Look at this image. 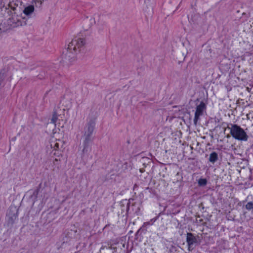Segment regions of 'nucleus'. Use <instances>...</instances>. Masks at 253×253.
Masks as SVG:
<instances>
[{
    "label": "nucleus",
    "instance_id": "27",
    "mask_svg": "<svg viewBox=\"0 0 253 253\" xmlns=\"http://www.w3.org/2000/svg\"><path fill=\"white\" fill-rule=\"evenodd\" d=\"M126 253H129V252H127Z\"/></svg>",
    "mask_w": 253,
    "mask_h": 253
},
{
    "label": "nucleus",
    "instance_id": "3",
    "mask_svg": "<svg viewBox=\"0 0 253 253\" xmlns=\"http://www.w3.org/2000/svg\"><path fill=\"white\" fill-rule=\"evenodd\" d=\"M85 44V39L81 38H76L72 40L68 44V49L66 53L63 52L62 58L63 61L72 63L75 60V54L71 52V50L76 51L77 48H80Z\"/></svg>",
    "mask_w": 253,
    "mask_h": 253
},
{
    "label": "nucleus",
    "instance_id": "22",
    "mask_svg": "<svg viewBox=\"0 0 253 253\" xmlns=\"http://www.w3.org/2000/svg\"><path fill=\"white\" fill-rule=\"evenodd\" d=\"M42 183H41L39 186L37 187V188L36 189V190H38V191L40 192V189L42 187Z\"/></svg>",
    "mask_w": 253,
    "mask_h": 253
},
{
    "label": "nucleus",
    "instance_id": "7",
    "mask_svg": "<svg viewBox=\"0 0 253 253\" xmlns=\"http://www.w3.org/2000/svg\"><path fill=\"white\" fill-rule=\"evenodd\" d=\"M18 209L16 207H10L6 213L7 225L11 228L18 221Z\"/></svg>",
    "mask_w": 253,
    "mask_h": 253
},
{
    "label": "nucleus",
    "instance_id": "21",
    "mask_svg": "<svg viewBox=\"0 0 253 253\" xmlns=\"http://www.w3.org/2000/svg\"><path fill=\"white\" fill-rule=\"evenodd\" d=\"M121 204H122V201L121 202V203H120V206L121 207L122 211H126V205H125V207H124L123 206L121 205Z\"/></svg>",
    "mask_w": 253,
    "mask_h": 253
},
{
    "label": "nucleus",
    "instance_id": "18",
    "mask_svg": "<svg viewBox=\"0 0 253 253\" xmlns=\"http://www.w3.org/2000/svg\"><path fill=\"white\" fill-rule=\"evenodd\" d=\"M176 246L171 245L169 249V252L170 253H174L176 251Z\"/></svg>",
    "mask_w": 253,
    "mask_h": 253
},
{
    "label": "nucleus",
    "instance_id": "23",
    "mask_svg": "<svg viewBox=\"0 0 253 253\" xmlns=\"http://www.w3.org/2000/svg\"><path fill=\"white\" fill-rule=\"evenodd\" d=\"M37 2H39L40 3V4H42V2L40 1V0H33V3L34 2L36 4Z\"/></svg>",
    "mask_w": 253,
    "mask_h": 253
},
{
    "label": "nucleus",
    "instance_id": "20",
    "mask_svg": "<svg viewBox=\"0 0 253 253\" xmlns=\"http://www.w3.org/2000/svg\"><path fill=\"white\" fill-rule=\"evenodd\" d=\"M155 191L154 190H153L152 188H149V187H147L145 190H144V192L145 193H147V192H149L150 193H154V192Z\"/></svg>",
    "mask_w": 253,
    "mask_h": 253
},
{
    "label": "nucleus",
    "instance_id": "10",
    "mask_svg": "<svg viewBox=\"0 0 253 253\" xmlns=\"http://www.w3.org/2000/svg\"><path fill=\"white\" fill-rule=\"evenodd\" d=\"M10 76L9 78H8V81H10L12 79L10 73L6 71L4 69L1 70L0 72V86L1 85L2 82L5 79L6 77Z\"/></svg>",
    "mask_w": 253,
    "mask_h": 253
},
{
    "label": "nucleus",
    "instance_id": "5",
    "mask_svg": "<svg viewBox=\"0 0 253 253\" xmlns=\"http://www.w3.org/2000/svg\"><path fill=\"white\" fill-rule=\"evenodd\" d=\"M231 127L227 126L230 130V134L235 139L246 141L249 136L245 131L240 126L236 124H230Z\"/></svg>",
    "mask_w": 253,
    "mask_h": 253
},
{
    "label": "nucleus",
    "instance_id": "1",
    "mask_svg": "<svg viewBox=\"0 0 253 253\" xmlns=\"http://www.w3.org/2000/svg\"><path fill=\"white\" fill-rule=\"evenodd\" d=\"M18 5V4L14 1L9 2L7 5L8 7L5 6L1 2L0 3V26L5 18L8 16H11L7 20V24L9 26V29L26 25V21L22 20L21 18L17 14ZM3 32H4V29H2L0 27V33Z\"/></svg>",
    "mask_w": 253,
    "mask_h": 253
},
{
    "label": "nucleus",
    "instance_id": "8",
    "mask_svg": "<svg viewBox=\"0 0 253 253\" xmlns=\"http://www.w3.org/2000/svg\"><path fill=\"white\" fill-rule=\"evenodd\" d=\"M117 246L114 247L113 244L108 243L107 246H103L101 249L106 248L107 249H111L114 250L113 253H125L126 250L125 244H119L117 243L115 244Z\"/></svg>",
    "mask_w": 253,
    "mask_h": 253
},
{
    "label": "nucleus",
    "instance_id": "15",
    "mask_svg": "<svg viewBox=\"0 0 253 253\" xmlns=\"http://www.w3.org/2000/svg\"><path fill=\"white\" fill-rule=\"evenodd\" d=\"M207 179L206 178H200L198 180V184L199 186H205L207 184Z\"/></svg>",
    "mask_w": 253,
    "mask_h": 253
},
{
    "label": "nucleus",
    "instance_id": "4",
    "mask_svg": "<svg viewBox=\"0 0 253 253\" xmlns=\"http://www.w3.org/2000/svg\"><path fill=\"white\" fill-rule=\"evenodd\" d=\"M122 206L126 205V214H131L137 216L142 215V203L134 202V199H129L128 200L125 199L122 201Z\"/></svg>",
    "mask_w": 253,
    "mask_h": 253
},
{
    "label": "nucleus",
    "instance_id": "12",
    "mask_svg": "<svg viewBox=\"0 0 253 253\" xmlns=\"http://www.w3.org/2000/svg\"><path fill=\"white\" fill-rule=\"evenodd\" d=\"M218 160V156L216 152H211L209 157V161L210 163L214 164Z\"/></svg>",
    "mask_w": 253,
    "mask_h": 253
},
{
    "label": "nucleus",
    "instance_id": "25",
    "mask_svg": "<svg viewBox=\"0 0 253 253\" xmlns=\"http://www.w3.org/2000/svg\"><path fill=\"white\" fill-rule=\"evenodd\" d=\"M224 124H225V123H224V122H223V123H222V125H223Z\"/></svg>",
    "mask_w": 253,
    "mask_h": 253
},
{
    "label": "nucleus",
    "instance_id": "14",
    "mask_svg": "<svg viewBox=\"0 0 253 253\" xmlns=\"http://www.w3.org/2000/svg\"><path fill=\"white\" fill-rule=\"evenodd\" d=\"M39 193V192L38 191V190L35 189L33 191L32 194L30 195V199H31L33 203H35L37 200Z\"/></svg>",
    "mask_w": 253,
    "mask_h": 253
},
{
    "label": "nucleus",
    "instance_id": "6",
    "mask_svg": "<svg viewBox=\"0 0 253 253\" xmlns=\"http://www.w3.org/2000/svg\"><path fill=\"white\" fill-rule=\"evenodd\" d=\"M186 235V242L187 243L188 250L189 251H192L196 246L200 245L202 238L198 235L195 236L194 234L190 232L187 233Z\"/></svg>",
    "mask_w": 253,
    "mask_h": 253
},
{
    "label": "nucleus",
    "instance_id": "19",
    "mask_svg": "<svg viewBox=\"0 0 253 253\" xmlns=\"http://www.w3.org/2000/svg\"><path fill=\"white\" fill-rule=\"evenodd\" d=\"M200 115L195 113V116H194V124L195 126H196L197 124V122L200 119Z\"/></svg>",
    "mask_w": 253,
    "mask_h": 253
},
{
    "label": "nucleus",
    "instance_id": "2",
    "mask_svg": "<svg viewBox=\"0 0 253 253\" xmlns=\"http://www.w3.org/2000/svg\"><path fill=\"white\" fill-rule=\"evenodd\" d=\"M96 122L95 119H91L87 122L84 128L83 135V149L82 150V157L83 158L85 154H88L91 150V145L93 141L92 137L95 129Z\"/></svg>",
    "mask_w": 253,
    "mask_h": 253
},
{
    "label": "nucleus",
    "instance_id": "11",
    "mask_svg": "<svg viewBox=\"0 0 253 253\" xmlns=\"http://www.w3.org/2000/svg\"><path fill=\"white\" fill-rule=\"evenodd\" d=\"M206 106L203 101H201L199 105L196 107L195 114H198L200 116L203 114L204 110L206 109Z\"/></svg>",
    "mask_w": 253,
    "mask_h": 253
},
{
    "label": "nucleus",
    "instance_id": "16",
    "mask_svg": "<svg viewBox=\"0 0 253 253\" xmlns=\"http://www.w3.org/2000/svg\"><path fill=\"white\" fill-rule=\"evenodd\" d=\"M58 116H59V115H58L57 114V112H56V111H54L53 113V115H52V119L51 120L50 123L55 125L57 121L58 120Z\"/></svg>",
    "mask_w": 253,
    "mask_h": 253
},
{
    "label": "nucleus",
    "instance_id": "17",
    "mask_svg": "<svg viewBox=\"0 0 253 253\" xmlns=\"http://www.w3.org/2000/svg\"><path fill=\"white\" fill-rule=\"evenodd\" d=\"M246 208L248 211H253V200L252 201L247 203L246 205Z\"/></svg>",
    "mask_w": 253,
    "mask_h": 253
},
{
    "label": "nucleus",
    "instance_id": "9",
    "mask_svg": "<svg viewBox=\"0 0 253 253\" xmlns=\"http://www.w3.org/2000/svg\"><path fill=\"white\" fill-rule=\"evenodd\" d=\"M158 217H155L152 219L150 222L144 223L143 226L136 232L135 233V239H138L139 236H141L142 234H145L147 232L146 226L152 225L153 223L157 220Z\"/></svg>",
    "mask_w": 253,
    "mask_h": 253
},
{
    "label": "nucleus",
    "instance_id": "13",
    "mask_svg": "<svg viewBox=\"0 0 253 253\" xmlns=\"http://www.w3.org/2000/svg\"><path fill=\"white\" fill-rule=\"evenodd\" d=\"M34 7L33 5H29L26 7L23 10V13L26 15H29L34 12Z\"/></svg>",
    "mask_w": 253,
    "mask_h": 253
},
{
    "label": "nucleus",
    "instance_id": "26",
    "mask_svg": "<svg viewBox=\"0 0 253 253\" xmlns=\"http://www.w3.org/2000/svg\"><path fill=\"white\" fill-rule=\"evenodd\" d=\"M217 122H219V119H217Z\"/></svg>",
    "mask_w": 253,
    "mask_h": 253
},
{
    "label": "nucleus",
    "instance_id": "24",
    "mask_svg": "<svg viewBox=\"0 0 253 253\" xmlns=\"http://www.w3.org/2000/svg\"><path fill=\"white\" fill-rule=\"evenodd\" d=\"M221 127V126H219V125H218L217 126H216L215 127V129H216V128H217V127Z\"/></svg>",
    "mask_w": 253,
    "mask_h": 253
}]
</instances>
